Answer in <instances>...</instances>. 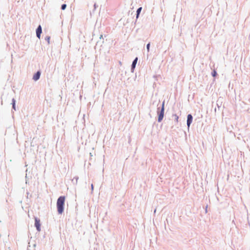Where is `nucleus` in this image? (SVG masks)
Masks as SVG:
<instances>
[{
  "mask_svg": "<svg viewBox=\"0 0 250 250\" xmlns=\"http://www.w3.org/2000/svg\"><path fill=\"white\" fill-rule=\"evenodd\" d=\"M65 202V197L60 196L57 200V207L59 214H62L63 211V206Z\"/></svg>",
  "mask_w": 250,
  "mask_h": 250,
  "instance_id": "f257e3e1",
  "label": "nucleus"
},
{
  "mask_svg": "<svg viewBox=\"0 0 250 250\" xmlns=\"http://www.w3.org/2000/svg\"><path fill=\"white\" fill-rule=\"evenodd\" d=\"M164 105H165V102H163V103L162 104V109H161V112L159 114L158 122H161L164 117Z\"/></svg>",
  "mask_w": 250,
  "mask_h": 250,
  "instance_id": "f03ea898",
  "label": "nucleus"
},
{
  "mask_svg": "<svg viewBox=\"0 0 250 250\" xmlns=\"http://www.w3.org/2000/svg\"><path fill=\"white\" fill-rule=\"evenodd\" d=\"M35 225L37 228V229L39 231H40L41 230V229H40V226H41L40 221V220L38 219L37 218H35Z\"/></svg>",
  "mask_w": 250,
  "mask_h": 250,
  "instance_id": "7ed1b4c3",
  "label": "nucleus"
},
{
  "mask_svg": "<svg viewBox=\"0 0 250 250\" xmlns=\"http://www.w3.org/2000/svg\"><path fill=\"white\" fill-rule=\"evenodd\" d=\"M41 33H42V27H41V25H39L36 30L37 36L39 39L40 38Z\"/></svg>",
  "mask_w": 250,
  "mask_h": 250,
  "instance_id": "20e7f679",
  "label": "nucleus"
},
{
  "mask_svg": "<svg viewBox=\"0 0 250 250\" xmlns=\"http://www.w3.org/2000/svg\"><path fill=\"white\" fill-rule=\"evenodd\" d=\"M192 121V116L191 114H188V119H187V125L188 127L189 126L190 124L191 123Z\"/></svg>",
  "mask_w": 250,
  "mask_h": 250,
  "instance_id": "39448f33",
  "label": "nucleus"
},
{
  "mask_svg": "<svg viewBox=\"0 0 250 250\" xmlns=\"http://www.w3.org/2000/svg\"><path fill=\"white\" fill-rule=\"evenodd\" d=\"M41 73L39 71L37 72L33 76V79L35 81H37L40 77Z\"/></svg>",
  "mask_w": 250,
  "mask_h": 250,
  "instance_id": "423d86ee",
  "label": "nucleus"
},
{
  "mask_svg": "<svg viewBox=\"0 0 250 250\" xmlns=\"http://www.w3.org/2000/svg\"><path fill=\"white\" fill-rule=\"evenodd\" d=\"M138 60V58H136V59L133 61L132 64V68H134L135 67V65L136 64Z\"/></svg>",
  "mask_w": 250,
  "mask_h": 250,
  "instance_id": "0eeeda50",
  "label": "nucleus"
},
{
  "mask_svg": "<svg viewBox=\"0 0 250 250\" xmlns=\"http://www.w3.org/2000/svg\"><path fill=\"white\" fill-rule=\"evenodd\" d=\"M142 10V7L139 8L137 10V16L136 18H138L139 17V14Z\"/></svg>",
  "mask_w": 250,
  "mask_h": 250,
  "instance_id": "6e6552de",
  "label": "nucleus"
},
{
  "mask_svg": "<svg viewBox=\"0 0 250 250\" xmlns=\"http://www.w3.org/2000/svg\"><path fill=\"white\" fill-rule=\"evenodd\" d=\"M66 7V5L65 4H63L62 5L61 8L62 10H64Z\"/></svg>",
  "mask_w": 250,
  "mask_h": 250,
  "instance_id": "1a4fd4ad",
  "label": "nucleus"
},
{
  "mask_svg": "<svg viewBox=\"0 0 250 250\" xmlns=\"http://www.w3.org/2000/svg\"><path fill=\"white\" fill-rule=\"evenodd\" d=\"M216 75H217V73H216V71L215 70H213V71L212 73V75L213 77H215V76H216Z\"/></svg>",
  "mask_w": 250,
  "mask_h": 250,
  "instance_id": "9d476101",
  "label": "nucleus"
},
{
  "mask_svg": "<svg viewBox=\"0 0 250 250\" xmlns=\"http://www.w3.org/2000/svg\"><path fill=\"white\" fill-rule=\"evenodd\" d=\"M174 117H175V119L176 120V122H178V119H179L178 116L177 115H174Z\"/></svg>",
  "mask_w": 250,
  "mask_h": 250,
  "instance_id": "9b49d317",
  "label": "nucleus"
},
{
  "mask_svg": "<svg viewBox=\"0 0 250 250\" xmlns=\"http://www.w3.org/2000/svg\"><path fill=\"white\" fill-rule=\"evenodd\" d=\"M149 46H150V43H148L147 44V46H146V47H147V51L148 52L149 50Z\"/></svg>",
  "mask_w": 250,
  "mask_h": 250,
  "instance_id": "f8f14e48",
  "label": "nucleus"
},
{
  "mask_svg": "<svg viewBox=\"0 0 250 250\" xmlns=\"http://www.w3.org/2000/svg\"><path fill=\"white\" fill-rule=\"evenodd\" d=\"M15 100L13 99V107L14 109L15 108Z\"/></svg>",
  "mask_w": 250,
  "mask_h": 250,
  "instance_id": "ddd939ff",
  "label": "nucleus"
},
{
  "mask_svg": "<svg viewBox=\"0 0 250 250\" xmlns=\"http://www.w3.org/2000/svg\"><path fill=\"white\" fill-rule=\"evenodd\" d=\"M91 188H92V190L93 189V184H91Z\"/></svg>",
  "mask_w": 250,
  "mask_h": 250,
  "instance_id": "4468645a",
  "label": "nucleus"
}]
</instances>
